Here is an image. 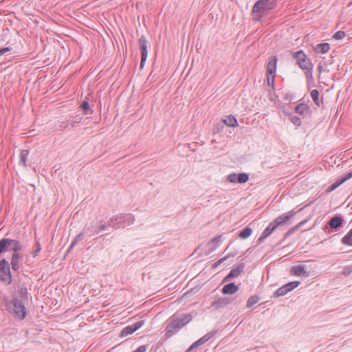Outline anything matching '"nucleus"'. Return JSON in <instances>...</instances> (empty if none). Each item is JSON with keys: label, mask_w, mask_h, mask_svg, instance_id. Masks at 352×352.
I'll return each mask as SVG.
<instances>
[{"label": "nucleus", "mask_w": 352, "mask_h": 352, "mask_svg": "<svg viewBox=\"0 0 352 352\" xmlns=\"http://www.w3.org/2000/svg\"><path fill=\"white\" fill-rule=\"evenodd\" d=\"M192 319L191 314H183L178 315V314H174L170 318V322L166 327V333L164 337L162 338L160 342H163L167 340L174 334H175L176 329H180L188 324Z\"/></svg>", "instance_id": "1"}, {"label": "nucleus", "mask_w": 352, "mask_h": 352, "mask_svg": "<svg viewBox=\"0 0 352 352\" xmlns=\"http://www.w3.org/2000/svg\"><path fill=\"white\" fill-rule=\"evenodd\" d=\"M5 302L6 310L15 318L22 320V287L18 285Z\"/></svg>", "instance_id": "2"}, {"label": "nucleus", "mask_w": 352, "mask_h": 352, "mask_svg": "<svg viewBox=\"0 0 352 352\" xmlns=\"http://www.w3.org/2000/svg\"><path fill=\"white\" fill-rule=\"evenodd\" d=\"M292 57L296 60V65L304 72L307 78L308 88L310 84H314L313 68L314 65L310 58H309L302 50L294 52Z\"/></svg>", "instance_id": "3"}, {"label": "nucleus", "mask_w": 352, "mask_h": 352, "mask_svg": "<svg viewBox=\"0 0 352 352\" xmlns=\"http://www.w3.org/2000/svg\"><path fill=\"white\" fill-rule=\"evenodd\" d=\"M278 0H258L254 4L252 15L256 21H261L266 12L276 8Z\"/></svg>", "instance_id": "4"}, {"label": "nucleus", "mask_w": 352, "mask_h": 352, "mask_svg": "<svg viewBox=\"0 0 352 352\" xmlns=\"http://www.w3.org/2000/svg\"><path fill=\"white\" fill-rule=\"evenodd\" d=\"M135 217L131 213L117 214L110 218V223H112V228L120 229L133 224L135 221Z\"/></svg>", "instance_id": "5"}, {"label": "nucleus", "mask_w": 352, "mask_h": 352, "mask_svg": "<svg viewBox=\"0 0 352 352\" xmlns=\"http://www.w3.org/2000/svg\"><path fill=\"white\" fill-rule=\"evenodd\" d=\"M22 245L19 239L2 238L0 240V254L8 251H12L13 254L19 253Z\"/></svg>", "instance_id": "6"}, {"label": "nucleus", "mask_w": 352, "mask_h": 352, "mask_svg": "<svg viewBox=\"0 0 352 352\" xmlns=\"http://www.w3.org/2000/svg\"><path fill=\"white\" fill-rule=\"evenodd\" d=\"M12 277L8 261L6 258H2L0 261V280L5 284L9 285L14 281Z\"/></svg>", "instance_id": "7"}, {"label": "nucleus", "mask_w": 352, "mask_h": 352, "mask_svg": "<svg viewBox=\"0 0 352 352\" xmlns=\"http://www.w3.org/2000/svg\"><path fill=\"white\" fill-rule=\"evenodd\" d=\"M300 281H299V280L290 281V282L285 284L284 285L281 286L278 289H276L274 292L272 297L274 298H278L280 296H283L286 295L287 293H289V292H291V291L294 290V289H296V287H298L300 285Z\"/></svg>", "instance_id": "8"}, {"label": "nucleus", "mask_w": 352, "mask_h": 352, "mask_svg": "<svg viewBox=\"0 0 352 352\" xmlns=\"http://www.w3.org/2000/svg\"><path fill=\"white\" fill-rule=\"evenodd\" d=\"M138 43L141 54V61L140 68V69H142L145 65V63L146 61L148 56V42L145 36L142 35L139 38Z\"/></svg>", "instance_id": "9"}, {"label": "nucleus", "mask_w": 352, "mask_h": 352, "mask_svg": "<svg viewBox=\"0 0 352 352\" xmlns=\"http://www.w3.org/2000/svg\"><path fill=\"white\" fill-rule=\"evenodd\" d=\"M250 175L246 173H232L226 177V181L232 184H245L248 182Z\"/></svg>", "instance_id": "10"}, {"label": "nucleus", "mask_w": 352, "mask_h": 352, "mask_svg": "<svg viewBox=\"0 0 352 352\" xmlns=\"http://www.w3.org/2000/svg\"><path fill=\"white\" fill-rule=\"evenodd\" d=\"M302 209L303 208H301L298 210H296L295 208H294L289 212L283 213L278 216L274 220H273L272 222L277 228L279 226L286 224L291 218H292L298 212L301 211Z\"/></svg>", "instance_id": "11"}, {"label": "nucleus", "mask_w": 352, "mask_h": 352, "mask_svg": "<svg viewBox=\"0 0 352 352\" xmlns=\"http://www.w3.org/2000/svg\"><path fill=\"white\" fill-rule=\"evenodd\" d=\"M222 235L215 236L210 241H209L204 247L205 256H208L212 253L222 243Z\"/></svg>", "instance_id": "12"}, {"label": "nucleus", "mask_w": 352, "mask_h": 352, "mask_svg": "<svg viewBox=\"0 0 352 352\" xmlns=\"http://www.w3.org/2000/svg\"><path fill=\"white\" fill-rule=\"evenodd\" d=\"M344 223V218L340 214H336L329 221L327 224V228L329 230H332V231L337 232L341 227L343 226ZM329 232L331 233V231L329 230Z\"/></svg>", "instance_id": "13"}, {"label": "nucleus", "mask_w": 352, "mask_h": 352, "mask_svg": "<svg viewBox=\"0 0 352 352\" xmlns=\"http://www.w3.org/2000/svg\"><path fill=\"white\" fill-rule=\"evenodd\" d=\"M218 332L217 329H213L212 331L207 333L204 336L194 342L190 346L187 350L188 351H191L193 349L197 348L198 346H201V344H204L207 341L210 340L213 336H214Z\"/></svg>", "instance_id": "14"}, {"label": "nucleus", "mask_w": 352, "mask_h": 352, "mask_svg": "<svg viewBox=\"0 0 352 352\" xmlns=\"http://www.w3.org/2000/svg\"><path fill=\"white\" fill-rule=\"evenodd\" d=\"M245 263H241L236 267H233L229 273L223 278L222 283H228L232 278L238 277L245 268Z\"/></svg>", "instance_id": "15"}, {"label": "nucleus", "mask_w": 352, "mask_h": 352, "mask_svg": "<svg viewBox=\"0 0 352 352\" xmlns=\"http://www.w3.org/2000/svg\"><path fill=\"white\" fill-rule=\"evenodd\" d=\"M277 228V227L274 224V223L272 221L269 223V225L267 226V228L263 231L261 236L256 241V246L261 244L267 237H269L273 232L275 231V230Z\"/></svg>", "instance_id": "16"}, {"label": "nucleus", "mask_w": 352, "mask_h": 352, "mask_svg": "<svg viewBox=\"0 0 352 352\" xmlns=\"http://www.w3.org/2000/svg\"><path fill=\"white\" fill-rule=\"evenodd\" d=\"M278 58L276 56L270 57L267 66L266 76L275 78L277 68Z\"/></svg>", "instance_id": "17"}, {"label": "nucleus", "mask_w": 352, "mask_h": 352, "mask_svg": "<svg viewBox=\"0 0 352 352\" xmlns=\"http://www.w3.org/2000/svg\"><path fill=\"white\" fill-rule=\"evenodd\" d=\"M290 273L296 276L308 277L309 272L306 270L305 265H297L291 267Z\"/></svg>", "instance_id": "18"}, {"label": "nucleus", "mask_w": 352, "mask_h": 352, "mask_svg": "<svg viewBox=\"0 0 352 352\" xmlns=\"http://www.w3.org/2000/svg\"><path fill=\"white\" fill-rule=\"evenodd\" d=\"M84 230L85 233L88 234L89 237L100 234L95 221H91L90 223H87Z\"/></svg>", "instance_id": "19"}, {"label": "nucleus", "mask_w": 352, "mask_h": 352, "mask_svg": "<svg viewBox=\"0 0 352 352\" xmlns=\"http://www.w3.org/2000/svg\"><path fill=\"white\" fill-rule=\"evenodd\" d=\"M232 302L231 298L230 297H219L217 299L214 300L211 303V307L214 309H220L222 308Z\"/></svg>", "instance_id": "20"}, {"label": "nucleus", "mask_w": 352, "mask_h": 352, "mask_svg": "<svg viewBox=\"0 0 352 352\" xmlns=\"http://www.w3.org/2000/svg\"><path fill=\"white\" fill-rule=\"evenodd\" d=\"M239 289V285L235 283L231 282L226 284L221 289V292L224 295H232L238 292Z\"/></svg>", "instance_id": "21"}, {"label": "nucleus", "mask_w": 352, "mask_h": 352, "mask_svg": "<svg viewBox=\"0 0 352 352\" xmlns=\"http://www.w3.org/2000/svg\"><path fill=\"white\" fill-rule=\"evenodd\" d=\"M294 111L296 113H298L303 117H307L308 115L310 114V112H311L310 107L305 102H301V103L298 104L295 107Z\"/></svg>", "instance_id": "22"}, {"label": "nucleus", "mask_w": 352, "mask_h": 352, "mask_svg": "<svg viewBox=\"0 0 352 352\" xmlns=\"http://www.w3.org/2000/svg\"><path fill=\"white\" fill-rule=\"evenodd\" d=\"M222 122L230 127H236L239 126L236 118L233 115H228L221 119Z\"/></svg>", "instance_id": "23"}, {"label": "nucleus", "mask_w": 352, "mask_h": 352, "mask_svg": "<svg viewBox=\"0 0 352 352\" xmlns=\"http://www.w3.org/2000/svg\"><path fill=\"white\" fill-rule=\"evenodd\" d=\"M313 49L316 53L326 54L330 50L331 47L329 43L324 42L313 46Z\"/></svg>", "instance_id": "24"}, {"label": "nucleus", "mask_w": 352, "mask_h": 352, "mask_svg": "<svg viewBox=\"0 0 352 352\" xmlns=\"http://www.w3.org/2000/svg\"><path fill=\"white\" fill-rule=\"evenodd\" d=\"M80 108L83 114L85 116L92 115L94 113V110L89 104L88 98H86L84 100L82 101L80 105Z\"/></svg>", "instance_id": "25"}, {"label": "nucleus", "mask_w": 352, "mask_h": 352, "mask_svg": "<svg viewBox=\"0 0 352 352\" xmlns=\"http://www.w3.org/2000/svg\"><path fill=\"white\" fill-rule=\"evenodd\" d=\"M310 96L316 107H320L324 104L323 98H320V92L318 89H313Z\"/></svg>", "instance_id": "26"}, {"label": "nucleus", "mask_w": 352, "mask_h": 352, "mask_svg": "<svg viewBox=\"0 0 352 352\" xmlns=\"http://www.w3.org/2000/svg\"><path fill=\"white\" fill-rule=\"evenodd\" d=\"M96 223L100 233L104 231L109 230V227L112 228V223H110V219L107 221L101 219L100 221H96Z\"/></svg>", "instance_id": "27"}, {"label": "nucleus", "mask_w": 352, "mask_h": 352, "mask_svg": "<svg viewBox=\"0 0 352 352\" xmlns=\"http://www.w3.org/2000/svg\"><path fill=\"white\" fill-rule=\"evenodd\" d=\"M28 300V290L25 287H23V320L25 319V323H30L31 319L30 317L27 318L29 312L25 306V302Z\"/></svg>", "instance_id": "28"}, {"label": "nucleus", "mask_w": 352, "mask_h": 352, "mask_svg": "<svg viewBox=\"0 0 352 352\" xmlns=\"http://www.w3.org/2000/svg\"><path fill=\"white\" fill-rule=\"evenodd\" d=\"M252 228L250 226H246L238 232V236L241 239H246L252 235Z\"/></svg>", "instance_id": "29"}, {"label": "nucleus", "mask_w": 352, "mask_h": 352, "mask_svg": "<svg viewBox=\"0 0 352 352\" xmlns=\"http://www.w3.org/2000/svg\"><path fill=\"white\" fill-rule=\"evenodd\" d=\"M345 182L342 177H339L335 182H333L331 185H330L326 190L325 193L329 194L333 190H335L336 188H338L339 186H340L342 184H344Z\"/></svg>", "instance_id": "30"}, {"label": "nucleus", "mask_w": 352, "mask_h": 352, "mask_svg": "<svg viewBox=\"0 0 352 352\" xmlns=\"http://www.w3.org/2000/svg\"><path fill=\"white\" fill-rule=\"evenodd\" d=\"M41 330L36 327L25 329L26 336L32 341H34V337L40 333Z\"/></svg>", "instance_id": "31"}, {"label": "nucleus", "mask_w": 352, "mask_h": 352, "mask_svg": "<svg viewBox=\"0 0 352 352\" xmlns=\"http://www.w3.org/2000/svg\"><path fill=\"white\" fill-rule=\"evenodd\" d=\"M84 234L85 233L81 232L75 236L67 250V253L69 252L80 241L83 239Z\"/></svg>", "instance_id": "32"}, {"label": "nucleus", "mask_w": 352, "mask_h": 352, "mask_svg": "<svg viewBox=\"0 0 352 352\" xmlns=\"http://www.w3.org/2000/svg\"><path fill=\"white\" fill-rule=\"evenodd\" d=\"M341 243L344 245L352 246V228L342 237Z\"/></svg>", "instance_id": "33"}, {"label": "nucleus", "mask_w": 352, "mask_h": 352, "mask_svg": "<svg viewBox=\"0 0 352 352\" xmlns=\"http://www.w3.org/2000/svg\"><path fill=\"white\" fill-rule=\"evenodd\" d=\"M19 258V253L12 254V259H11V265H12V269L13 271H16L19 267V262H18Z\"/></svg>", "instance_id": "34"}, {"label": "nucleus", "mask_w": 352, "mask_h": 352, "mask_svg": "<svg viewBox=\"0 0 352 352\" xmlns=\"http://www.w3.org/2000/svg\"><path fill=\"white\" fill-rule=\"evenodd\" d=\"M135 332L131 325L125 327L120 333V337L124 338Z\"/></svg>", "instance_id": "35"}, {"label": "nucleus", "mask_w": 352, "mask_h": 352, "mask_svg": "<svg viewBox=\"0 0 352 352\" xmlns=\"http://www.w3.org/2000/svg\"><path fill=\"white\" fill-rule=\"evenodd\" d=\"M260 299V297H258L256 295L251 296L246 303V307L248 308L252 307L254 305H256Z\"/></svg>", "instance_id": "36"}, {"label": "nucleus", "mask_w": 352, "mask_h": 352, "mask_svg": "<svg viewBox=\"0 0 352 352\" xmlns=\"http://www.w3.org/2000/svg\"><path fill=\"white\" fill-rule=\"evenodd\" d=\"M288 116L289 121L295 126H300L301 125V120L298 116L292 115L291 113L290 116Z\"/></svg>", "instance_id": "37"}, {"label": "nucleus", "mask_w": 352, "mask_h": 352, "mask_svg": "<svg viewBox=\"0 0 352 352\" xmlns=\"http://www.w3.org/2000/svg\"><path fill=\"white\" fill-rule=\"evenodd\" d=\"M224 126L225 124H223V122H222V121L221 122L216 124L212 129L213 134L214 135L221 133L224 129Z\"/></svg>", "instance_id": "38"}, {"label": "nucleus", "mask_w": 352, "mask_h": 352, "mask_svg": "<svg viewBox=\"0 0 352 352\" xmlns=\"http://www.w3.org/2000/svg\"><path fill=\"white\" fill-rule=\"evenodd\" d=\"M82 120V117L80 115H76L75 116L71 117L68 122H69L72 127H74L76 124L80 123Z\"/></svg>", "instance_id": "39"}, {"label": "nucleus", "mask_w": 352, "mask_h": 352, "mask_svg": "<svg viewBox=\"0 0 352 352\" xmlns=\"http://www.w3.org/2000/svg\"><path fill=\"white\" fill-rule=\"evenodd\" d=\"M41 250V244L38 241H36L34 244L33 250H32V252H31V254H32V256L33 257L36 256L38 254V253L40 252Z\"/></svg>", "instance_id": "40"}, {"label": "nucleus", "mask_w": 352, "mask_h": 352, "mask_svg": "<svg viewBox=\"0 0 352 352\" xmlns=\"http://www.w3.org/2000/svg\"><path fill=\"white\" fill-rule=\"evenodd\" d=\"M352 273V265H346L343 268L342 274L344 276H349Z\"/></svg>", "instance_id": "41"}, {"label": "nucleus", "mask_w": 352, "mask_h": 352, "mask_svg": "<svg viewBox=\"0 0 352 352\" xmlns=\"http://www.w3.org/2000/svg\"><path fill=\"white\" fill-rule=\"evenodd\" d=\"M346 36V32H344V31H338L336 32L333 35V38L335 39V40H340L343 38H344Z\"/></svg>", "instance_id": "42"}, {"label": "nucleus", "mask_w": 352, "mask_h": 352, "mask_svg": "<svg viewBox=\"0 0 352 352\" xmlns=\"http://www.w3.org/2000/svg\"><path fill=\"white\" fill-rule=\"evenodd\" d=\"M144 322L145 321L144 320H140L132 324L131 326L134 331H136L144 324Z\"/></svg>", "instance_id": "43"}, {"label": "nucleus", "mask_w": 352, "mask_h": 352, "mask_svg": "<svg viewBox=\"0 0 352 352\" xmlns=\"http://www.w3.org/2000/svg\"><path fill=\"white\" fill-rule=\"evenodd\" d=\"M267 79V85L272 87V89H274V80L275 78H272L271 76H266Z\"/></svg>", "instance_id": "44"}, {"label": "nucleus", "mask_w": 352, "mask_h": 352, "mask_svg": "<svg viewBox=\"0 0 352 352\" xmlns=\"http://www.w3.org/2000/svg\"><path fill=\"white\" fill-rule=\"evenodd\" d=\"M298 230V228L295 226L290 228L285 234H284V239H287L289 237L291 234H292L294 232Z\"/></svg>", "instance_id": "45"}, {"label": "nucleus", "mask_w": 352, "mask_h": 352, "mask_svg": "<svg viewBox=\"0 0 352 352\" xmlns=\"http://www.w3.org/2000/svg\"><path fill=\"white\" fill-rule=\"evenodd\" d=\"M12 50V47H1L0 49V56L2 55H4L5 54H6L8 52H10Z\"/></svg>", "instance_id": "46"}, {"label": "nucleus", "mask_w": 352, "mask_h": 352, "mask_svg": "<svg viewBox=\"0 0 352 352\" xmlns=\"http://www.w3.org/2000/svg\"><path fill=\"white\" fill-rule=\"evenodd\" d=\"M278 108L282 110V112L286 116H290V113L286 109L285 106L281 103L278 104Z\"/></svg>", "instance_id": "47"}, {"label": "nucleus", "mask_w": 352, "mask_h": 352, "mask_svg": "<svg viewBox=\"0 0 352 352\" xmlns=\"http://www.w3.org/2000/svg\"><path fill=\"white\" fill-rule=\"evenodd\" d=\"M342 177L343 178L344 182H346L349 179L352 178V170H349V172L343 175Z\"/></svg>", "instance_id": "48"}, {"label": "nucleus", "mask_w": 352, "mask_h": 352, "mask_svg": "<svg viewBox=\"0 0 352 352\" xmlns=\"http://www.w3.org/2000/svg\"><path fill=\"white\" fill-rule=\"evenodd\" d=\"M295 98V95L291 93H286L284 96L285 100H292Z\"/></svg>", "instance_id": "49"}, {"label": "nucleus", "mask_w": 352, "mask_h": 352, "mask_svg": "<svg viewBox=\"0 0 352 352\" xmlns=\"http://www.w3.org/2000/svg\"><path fill=\"white\" fill-rule=\"evenodd\" d=\"M147 349L146 345H141L139 347H138L135 351L133 352H146Z\"/></svg>", "instance_id": "50"}, {"label": "nucleus", "mask_w": 352, "mask_h": 352, "mask_svg": "<svg viewBox=\"0 0 352 352\" xmlns=\"http://www.w3.org/2000/svg\"><path fill=\"white\" fill-rule=\"evenodd\" d=\"M28 154L29 151L23 148V166H26V161Z\"/></svg>", "instance_id": "51"}, {"label": "nucleus", "mask_w": 352, "mask_h": 352, "mask_svg": "<svg viewBox=\"0 0 352 352\" xmlns=\"http://www.w3.org/2000/svg\"><path fill=\"white\" fill-rule=\"evenodd\" d=\"M307 220H304L298 223L296 227L298 229H300L305 223H307Z\"/></svg>", "instance_id": "52"}, {"label": "nucleus", "mask_w": 352, "mask_h": 352, "mask_svg": "<svg viewBox=\"0 0 352 352\" xmlns=\"http://www.w3.org/2000/svg\"><path fill=\"white\" fill-rule=\"evenodd\" d=\"M221 264V262L220 261V260L219 259L218 261H217L216 262H214L212 265V267L213 269L214 268H217L219 265H220Z\"/></svg>", "instance_id": "53"}, {"label": "nucleus", "mask_w": 352, "mask_h": 352, "mask_svg": "<svg viewBox=\"0 0 352 352\" xmlns=\"http://www.w3.org/2000/svg\"><path fill=\"white\" fill-rule=\"evenodd\" d=\"M318 70L319 72V73H322V70H323V66L322 65V63H319L318 66Z\"/></svg>", "instance_id": "54"}, {"label": "nucleus", "mask_w": 352, "mask_h": 352, "mask_svg": "<svg viewBox=\"0 0 352 352\" xmlns=\"http://www.w3.org/2000/svg\"><path fill=\"white\" fill-rule=\"evenodd\" d=\"M237 254V252H232L230 253H229L228 255L229 256V258H231V257H234L235 256H236Z\"/></svg>", "instance_id": "55"}, {"label": "nucleus", "mask_w": 352, "mask_h": 352, "mask_svg": "<svg viewBox=\"0 0 352 352\" xmlns=\"http://www.w3.org/2000/svg\"><path fill=\"white\" fill-rule=\"evenodd\" d=\"M229 258V256L227 254L226 256H225L224 257L220 258V261L221 262V263H223V262H225L226 261H227L228 259Z\"/></svg>", "instance_id": "56"}, {"label": "nucleus", "mask_w": 352, "mask_h": 352, "mask_svg": "<svg viewBox=\"0 0 352 352\" xmlns=\"http://www.w3.org/2000/svg\"><path fill=\"white\" fill-rule=\"evenodd\" d=\"M19 163L22 162V150H19Z\"/></svg>", "instance_id": "57"}, {"label": "nucleus", "mask_w": 352, "mask_h": 352, "mask_svg": "<svg viewBox=\"0 0 352 352\" xmlns=\"http://www.w3.org/2000/svg\"><path fill=\"white\" fill-rule=\"evenodd\" d=\"M60 126H63V127H64V128H66V127L67 126V124H61V125H60Z\"/></svg>", "instance_id": "58"}, {"label": "nucleus", "mask_w": 352, "mask_h": 352, "mask_svg": "<svg viewBox=\"0 0 352 352\" xmlns=\"http://www.w3.org/2000/svg\"><path fill=\"white\" fill-rule=\"evenodd\" d=\"M152 73H153V72H151V74H149V76H148V78H151V76H152Z\"/></svg>", "instance_id": "59"}, {"label": "nucleus", "mask_w": 352, "mask_h": 352, "mask_svg": "<svg viewBox=\"0 0 352 352\" xmlns=\"http://www.w3.org/2000/svg\"><path fill=\"white\" fill-rule=\"evenodd\" d=\"M23 41H25V43H28V42L27 40H25V38H23Z\"/></svg>", "instance_id": "60"}, {"label": "nucleus", "mask_w": 352, "mask_h": 352, "mask_svg": "<svg viewBox=\"0 0 352 352\" xmlns=\"http://www.w3.org/2000/svg\"><path fill=\"white\" fill-rule=\"evenodd\" d=\"M229 246H230V244L227 246L226 250H228V248H229Z\"/></svg>", "instance_id": "61"}]
</instances>
